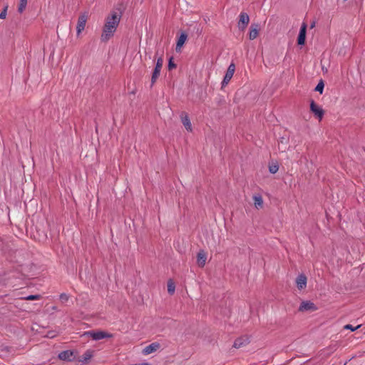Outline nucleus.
Masks as SVG:
<instances>
[{
  "label": "nucleus",
  "mask_w": 365,
  "mask_h": 365,
  "mask_svg": "<svg viewBox=\"0 0 365 365\" xmlns=\"http://www.w3.org/2000/svg\"><path fill=\"white\" fill-rule=\"evenodd\" d=\"M121 11L119 14L116 11H112L106 19L101 40L103 42H107L113 35L120 23L121 18Z\"/></svg>",
  "instance_id": "nucleus-1"
},
{
  "label": "nucleus",
  "mask_w": 365,
  "mask_h": 365,
  "mask_svg": "<svg viewBox=\"0 0 365 365\" xmlns=\"http://www.w3.org/2000/svg\"><path fill=\"white\" fill-rule=\"evenodd\" d=\"M163 65V57H159L157 60L155 66L152 73L151 76V87L155 84L157 79L160 76V71Z\"/></svg>",
  "instance_id": "nucleus-2"
},
{
  "label": "nucleus",
  "mask_w": 365,
  "mask_h": 365,
  "mask_svg": "<svg viewBox=\"0 0 365 365\" xmlns=\"http://www.w3.org/2000/svg\"><path fill=\"white\" fill-rule=\"evenodd\" d=\"M310 110L314 115L321 120L324 115V110L317 105L314 100L310 101Z\"/></svg>",
  "instance_id": "nucleus-3"
},
{
  "label": "nucleus",
  "mask_w": 365,
  "mask_h": 365,
  "mask_svg": "<svg viewBox=\"0 0 365 365\" xmlns=\"http://www.w3.org/2000/svg\"><path fill=\"white\" fill-rule=\"evenodd\" d=\"M307 29V24L303 22L297 36V44L299 46H304L306 43Z\"/></svg>",
  "instance_id": "nucleus-4"
},
{
  "label": "nucleus",
  "mask_w": 365,
  "mask_h": 365,
  "mask_svg": "<svg viewBox=\"0 0 365 365\" xmlns=\"http://www.w3.org/2000/svg\"><path fill=\"white\" fill-rule=\"evenodd\" d=\"M235 71V63H231L230 65L228 66L225 76H224V78L222 81V87H224L228 84L229 81L231 80L234 75Z\"/></svg>",
  "instance_id": "nucleus-5"
},
{
  "label": "nucleus",
  "mask_w": 365,
  "mask_h": 365,
  "mask_svg": "<svg viewBox=\"0 0 365 365\" xmlns=\"http://www.w3.org/2000/svg\"><path fill=\"white\" fill-rule=\"evenodd\" d=\"M250 22L249 15L245 12H241L239 16L238 28L243 31L247 28Z\"/></svg>",
  "instance_id": "nucleus-6"
},
{
  "label": "nucleus",
  "mask_w": 365,
  "mask_h": 365,
  "mask_svg": "<svg viewBox=\"0 0 365 365\" xmlns=\"http://www.w3.org/2000/svg\"><path fill=\"white\" fill-rule=\"evenodd\" d=\"M62 361H72L76 358L75 351L72 350H66L60 352L58 356Z\"/></svg>",
  "instance_id": "nucleus-7"
},
{
  "label": "nucleus",
  "mask_w": 365,
  "mask_h": 365,
  "mask_svg": "<svg viewBox=\"0 0 365 365\" xmlns=\"http://www.w3.org/2000/svg\"><path fill=\"white\" fill-rule=\"evenodd\" d=\"M317 309L316 305L310 301H303L299 307V312L315 311Z\"/></svg>",
  "instance_id": "nucleus-8"
},
{
  "label": "nucleus",
  "mask_w": 365,
  "mask_h": 365,
  "mask_svg": "<svg viewBox=\"0 0 365 365\" xmlns=\"http://www.w3.org/2000/svg\"><path fill=\"white\" fill-rule=\"evenodd\" d=\"M259 30H260L259 24H257V23H252L250 27L249 39L250 40L255 39L259 35Z\"/></svg>",
  "instance_id": "nucleus-9"
},
{
  "label": "nucleus",
  "mask_w": 365,
  "mask_h": 365,
  "mask_svg": "<svg viewBox=\"0 0 365 365\" xmlns=\"http://www.w3.org/2000/svg\"><path fill=\"white\" fill-rule=\"evenodd\" d=\"M87 21V16L85 14L79 16L76 26L77 34L78 35L82 31L84 30Z\"/></svg>",
  "instance_id": "nucleus-10"
},
{
  "label": "nucleus",
  "mask_w": 365,
  "mask_h": 365,
  "mask_svg": "<svg viewBox=\"0 0 365 365\" xmlns=\"http://www.w3.org/2000/svg\"><path fill=\"white\" fill-rule=\"evenodd\" d=\"M113 336V334L101 330L95 331L94 330V334L93 340L98 341L103 339L106 338H111Z\"/></svg>",
  "instance_id": "nucleus-11"
},
{
  "label": "nucleus",
  "mask_w": 365,
  "mask_h": 365,
  "mask_svg": "<svg viewBox=\"0 0 365 365\" xmlns=\"http://www.w3.org/2000/svg\"><path fill=\"white\" fill-rule=\"evenodd\" d=\"M307 278L304 274H300L296 279L297 287L299 290L304 289L307 286Z\"/></svg>",
  "instance_id": "nucleus-12"
},
{
  "label": "nucleus",
  "mask_w": 365,
  "mask_h": 365,
  "mask_svg": "<svg viewBox=\"0 0 365 365\" xmlns=\"http://www.w3.org/2000/svg\"><path fill=\"white\" fill-rule=\"evenodd\" d=\"M187 38V34L185 31H182L176 43L175 50L177 52L180 51L181 48L183 46Z\"/></svg>",
  "instance_id": "nucleus-13"
},
{
  "label": "nucleus",
  "mask_w": 365,
  "mask_h": 365,
  "mask_svg": "<svg viewBox=\"0 0 365 365\" xmlns=\"http://www.w3.org/2000/svg\"><path fill=\"white\" fill-rule=\"evenodd\" d=\"M160 347V344L159 343L154 342V343H152V344H149L148 346H145L143 349L142 352L144 355H148V354L157 351Z\"/></svg>",
  "instance_id": "nucleus-14"
},
{
  "label": "nucleus",
  "mask_w": 365,
  "mask_h": 365,
  "mask_svg": "<svg viewBox=\"0 0 365 365\" xmlns=\"http://www.w3.org/2000/svg\"><path fill=\"white\" fill-rule=\"evenodd\" d=\"M207 259L206 253L204 250H201L197 255V264L200 267H203L205 264Z\"/></svg>",
  "instance_id": "nucleus-15"
},
{
  "label": "nucleus",
  "mask_w": 365,
  "mask_h": 365,
  "mask_svg": "<svg viewBox=\"0 0 365 365\" xmlns=\"http://www.w3.org/2000/svg\"><path fill=\"white\" fill-rule=\"evenodd\" d=\"M93 356V351L91 349H88L86 352L78 359V361L81 362L82 364H86L88 363L89 360Z\"/></svg>",
  "instance_id": "nucleus-16"
},
{
  "label": "nucleus",
  "mask_w": 365,
  "mask_h": 365,
  "mask_svg": "<svg viewBox=\"0 0 365 365\" xmlns=\"http://www.w3.org/2000/svg\"><path fill=\"white\" fill-rule=\"evenodd\" d=\"M249 342L250 341L247 337H239L235 340L233 346L238 349L249 344Z\"/></svg>",
  "instance_id": "nucleus-17"
},
{
  "label": "nucleus",
  "mask_w": 365,
  "mask_h": 365,
  "mask_svg": "<svg viewBox=\"0 0 365 365\" xmlns=\"http://www.w3.org/2000/svg\"><path fill=\"white\" fill-rule=\"evenodd\" d=\"M181 120L183 125L187 131H192V125L188 115L184 113L181 115Z\"/></svg>",
  "instance_id": "nucleus-18"
},
{
  "label": "nucleus",
  "mask_w": 365,
  "mask_h": 365,
  "mask_svg": "<svg viewBox=\"0 0 365 365\" xmlns=\"http://www.w3.org/2000/svg\"><path fill=\"white\" fill-rule=\"evenodd\" d=\"M253 200H254L255 207L257 209H259L263 207V199L260 195H254Z\"/></svg>",
  "instance_id": "nucleus-19"
},
{
  "label": "nucleus",
  "mask_w": 365,
  "mask_h": 365,
  "mask_svg": "<svg viewBox=\"0 0 365 365\" xmlns=\"http://www.w3.org/2000/svg\"><path fill=\"white\" fill-rule=\"evenodd\" d=\"M175 285L172 279L168 282V292L169 294L173 295L175 292Z\"/></svg>",
  "instance_id": "nucleus-20"
},
{
  "label": "nucleus",
  "mask_w": 365,
  "mask_h": 365,
  "mask_svg": "<svg viewBox=\"0 0 365 365\" xmlns=\"http://www.w3.org/2000/svg\"><path fill=\"white\" fill-rule=\"evenodd\" d=\"M27 1L28 0H20L19 7H18V11L21 14L25 10L26 6H27Z\"/></svg>",
  "instance_id": "nucleus-21"
},
{
  "label": "nucleus",
  "mask_w": 365,
  "mask_h": 365,
  "mask_svg": "<svg viewBox=\"0 0 365 365\" xmlns=\"http://www.w3.org/2000/svg\"><path fill=\"white\" fill-rule=\"evenodd\" d=\"M324 88V83L323 80H320L317 86L315 87L314 91L319 92L320 93H322Z\"/></svg>",
  "instance_id": "nucleus-22"
},
{
  "label": "nucleus",
  "mask_w": 365,
  "mask_h": 365,
  "mask_svg": "<svg viewBox=\"0 0 365 365\" xmlns=\"http://www.w3.org/2000/svg\"><path fill=\"white\" fill-rule=\"evenodd\" d=\"M278 170H279V165L277 163H273V164L269 165V171L272 174L276 173L278 171Z\"/></svg>",
  "instance_id": "nucleus-23"
},
{
  "label": "nucleus",
  "mask_w": 365,
  "mask_h": 365,
  "mask_svg": "<svg viewBox=\"0 0 365 365\" xmlns=\"http://www.w3.org/2000/svg\"><path fill=\"white\" fill-rule=\"evenodd\" d=\"M41 295L39 294H31V295H29L27 296L26 297H25L24 299L26 300H29V301H31V300H36V299H39L41 298Z\"/></svg>",
  "instance_id": "nucleus-24"
},
{
  "label": "nucleus",
  "mask_w": 365,
  "mask_h": 365,
  "mask_svg": "<svg viewBox=\"0 0 365 365\" xmlns=\"http://www.w3.org/2000/svg\"><path fill=\"white\" fill-rule=\"evenodd\" d=\"M176 66H177V65L174 63L173 58L170 57L168 61V70H172L173 68H175Z\"/></svg>",
  "instance_id": "nucleus-25"
},
{
  "label": "nucleus",
  "mask_w": 365,
  "mask_h": 365,
  "mask_svg": "<svg viewBox=\"0 0 365 365\" xmlns=\"http://www.w3.org/2000/svg\"><path fill=\"white\" fill-rule=\"evenodd\" d=\"M93 334H94V330H91V331H85L83 334H81V337H85V336L91 337L93 339Z\"/></svg>",
  "instance_id": "nucleus-26"
},
{
  "label": "nucleus",
  "mask_w": 365,
  "mask_h": 365,
  "mask_svg": "<svg viewBox=\"0 0 365 365\" xmlns=\"http://www.w3.org/2000/svg\"><path fill=\"white\" fill-rule=\"evenodd\" d=\"M8 7H9L8 5H6L4 6L3 11L0 13V19H6Z\"/></svg>",
  "instance_id": "nucleus-27"
},
{
  "label": "nucleus",
  "mask_w": 365,
  "mask_h": 365,
  "mask_svg": "<svg viewBox=\"0 0 365 365\" xmlns=\"http://www.w3.org/2000/svg\"><path fill=\"white\" fill-rule=\"evenodd\" d=\"M361 327V325H358L355 327H354L351 324H346L344 327V329H349L351 331H355L357 329H359V327Z\"/></svg>",
  "instance_id": "nucleus-28"
},
{
  "label": "nucleus",
  "mask_w": 365,
  "mask_h": 365,
  "mask_svg": "<svg viewBox=\"0 0 365 365\" xmlns=\"http://www.w3.org/2000/svg\"><path fill=\"white\" fill-rule=\"evenodd\" d=\"M69 296L65 293H62L60 294V299L62 302H66L68 300Z\"/></svg>",
  "instance_id": "nucleus-29"
},
{
  "label": "nucleus",
  "mask_w": 365,
  "mask_h": 365,
  "mask_svg": "<svg viewBox=\"0 0 365 365\" xmlns=\"http://www.w3.org/2000/svg\"><path fill=\"white\" fill-rule=\"evenodd\" d=\"M314 26H315V22L314 21V22H312V23L311 24V25H310V29H312V28H314Z\"/></svg>",
  "instance_id": "nucleus-30"
},
{
  "label": "nucleus",
  "mask_w": 365,
  "mask_h": 365,
  "mask_svg": "<svg viewBox=\"0 0 365 365\" xmlns=\"http://www.w3.org/2000/svg\"><path fill=\"white\" fill-rule=\"evenodd\" d=\"M52 310L56 311L57 307L56 306L52 307Z\"/></svg>",
  "instance_id": "nucleus-31"
}]
</instances>
